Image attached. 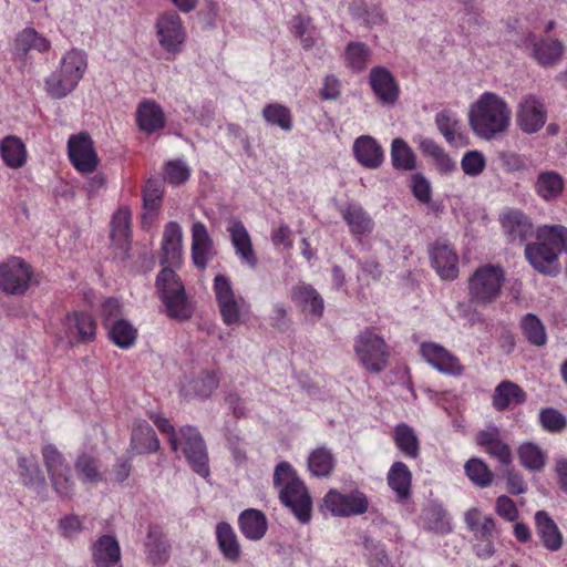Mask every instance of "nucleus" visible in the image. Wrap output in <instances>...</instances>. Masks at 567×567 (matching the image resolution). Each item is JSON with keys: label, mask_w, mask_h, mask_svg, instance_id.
I'll use <instances>...</instances> for the list:
<instances>
[{"label": "nucleus", "mask_w": 567, "mask_h": 567, "mask_svg": "<svg viewBox=\"0 0 567 567\" xmlns=\"http://www.w3.org/2000/svg\"><path fill=\"white\" fill-rule=\"evenodd\" d=\"M386 480L400 502L409 499L411 495L412 473L403 462H394L392 464Z\"/></svg>", "instance_id": "obj_31"}, {"label": "nucleus", "mask_w": 567, "mask_h": 567, "mask_svg": "<svg viewBox=\"0 0 567 567\" xmlns=\"http://www.w3.org/2000/svg\"><path fill=\"white\" fill-rule=\"evenodd\" d=\"M323 503L333 516L339 517L364 514L369 505L367 496L358 489L348 494H342L337 489H330L326 494Z\"/></svg>", "instance_id": "obj_11"}, {"label": "nucleus", "mask_w": 567, "mask_h": 567, "mask_svg": "<svg viewBox=\"0 0 567 567\" xmlns=\"http://www.w3.org/2000/svg\"><path fill=\"white\" fill-rule=\"evenodd\" d=\"M398 449L406 456L415 458L419 455V440L406 424H400L394 429L393 434Z\"/></svg>", "instance_id": "obj_45"}, {"label": "nucleus", "mask_w": 567, "mask_h": 567, "mask_svg": "<svg viewBox=\"0 0 567 567\" xmlns=\"http://www.w3.org/2000/svg\"><path fill=\"white\" fill-rule=\"evenodd\" d=\"M18 470L23 484L38 493L45 491V478L34 456H19Z\"/></svg>", "instance_id": "obj_33"}, {"label": "nucleus", "mask_w": 567, "mask_h": 567, "mask_svg": "<svg viewBox=\"0 0 567 567\" xmlns=\"http://www.w3.org/2000/svg\"><path fill=\"white\" fill-rule=\"evenodd\" d=\"M239 528L244 536L251 540L261 539L267 532L266 516L258 509L249 508L239 516Z\"/></svg>", "instance_id": "obj_32"}, {"label": "nucleus", "mask_w": 567, "mask_h": 567, "mask_svg": "<svg viewBox=\"0 0 567 567\" xmlns=\"http://www.w3.org/2000/svg\"><path fill=\"white\" fill-rule=\"evenodd\" d=\"M78 84V82L63 75L60 71H56L47 79L45 90L51 97L62 99L70 94Z\"/></svg>", "instance_id": "obj_49"}, {"label": "nucleus", "mask_w": 567, "mask_h": 567, "mask_svg": "<svg viewBox=\"0 0 567 567\" xmlns=\"http://www.w3.org/2000/svg\"><path fill=\"white\" fill-rule=\"evenodd\" d=\"M420 351L424 360L441 373L462 374L463 368L460 360L441 344L423 342Z\"/></svg>", "instance_id": "obj_14"}, {"label": "nucleus", "mask_w": 567, "mask_h": 567, "mask_svg": "<svg viewBox=\"0 0 567 567\" xmlns=\"http://www.w3.org/2000/svg\"><path fill=\"white\" fill-rule=\"evenodd\" d=\"M171 449L182 452L192 470L203 478L210 474L207 446L199 431L192 425L178 429V434L171 442Z\"/></svg>", "instance_id": "obj_4"}, {"label": "nucleus", "mask_w": 567, "mask_h": 567, "mask_svg": "<svg viewBox=\"0 0 567 567\" xmlns=\"http://www.w3.org/2000/svg\"><path fill=\"white\" fill-rule=\"evenodd\" d=\"M63 326L65 328V337L72 341L73 328L78 332V340L87 342L95 337L96 324L92 316L83 312H74L66 315Z\"/></svg>", "instance_id": "obj_27"}, {"label": "nucleus", "mask_w": 567, "mask_h": 567, "mask_svg": "<svg viewBox=\"0 0 567 567\" xmlns=\"http://www.w3.org/2000/svg\"><path fill=\"white\" fill-rule=\"evenodd\" d=\"M213 257V240L206 226L197 221L192 227V260L199 269H205Z\"/></svg>", "instance_id": "obj_21"}, {"label": "nucleus", "mask_w": 567, "mask_h": 567, "mask_svg": "<svg viewBox=\"0 0 567 567\" xmlns=\"http://www.w3.org/2000/svg\"><path fill=\"white\" fill-rule=\"evenodd\" d=\"M542 426L551 433H559L567 427V419L557 410L548 408L539 413Z\"/></svg>", "instance_id": "obj_54"}, {"label": "nucleus", "mask_w": 567, "mask_h": 567, "mask_svg": "<svg viewBox=\"0 0 567 567\" xmlns=\"http://www.w3.org/2000/svg\"><path fill=\"white\" fill-rule=\"evenodd\" d=\"M339 212L353 236H368L373 231L374 221L359 203H348Z\"/></svg>", "instance_id": "obj_19"}, {"label": "nucleus", "mask_w": 567, "mask_h": 567, "mask_svg": "<svg viewBox=\"0 0 567 567\" xmlns=\"http://www.w3.org/2000/svg\"><path fill=\"white\" fill-rule=\"evenodd\" d=\"M231 244L235 248L236 255L240 258L241 262L246 264L250 269H255L258 265V258L252 248L250 236L238 219H233L227 228Z\"/></svg>", "instance_id": "obj_18"}, {"label": "nucleus", "mask_w": 567, "mask_h": 567, "mask_svg": "<svg viewBox=\"0 0 567 567\" xmlns=\"http://www.w3.org/2000/svg\"><path fill=\"white\" fill-rule=\"evenodd\" d=\"M86 70V55L83 51L73 49L64 54L60 72L75 82H80Z\"/></svg>", "instance_id": "obj_40"}, {"label": "nucleus", "mask_w": 567, "mask_h": 567, "mask_svg": "<svg viewBox=\"0 0 567 567\" xmlns=\"http://www.w3.org/2000/svg\"><path fill=\"white\" fill-rule=\"evenodd\" d=\"M262 116L270 125H277L284 131L292 128L291 113L281 104H268L262 110Z\"/></svg>", "instance_id": "obj_50"}, {"label": "nucleus", "mask_w": 567, "mask_h": 567, "mask_svg": "<svg viewBox=\"0 0 567 567\" xmlns=\"http://www.w3.org/2000/svg\"><path fill=\"white\" fill-rule=\"evenodd\" d=\"M461 167L467 176H480L486 167V158L480 151H467L461 159Z\"/></svg>", "instance_id": "obj_53"}, {"label": "nucleus", "mask_w": 567, "mask_h": 567, "mask_svg": "<svg viewBox=\"0 0 567 567\" xmlns=\"http://www.w3.org/2000/svg\"><path fill=\"white\" fill-rule=\"evenodd\" d=\"M292 300L300 307H309L310 312L320 317L323 312V299L318 291L307 284L297 285L291 291Z\"/></svg>", "instance_id": "obj_39"}, {"label": "nucleus", "mask_w": 567, "mask_h": 567, "mask_svg": "<svg viewBox=\"0 0 567 567\" xmlns=\"http://www.w3.org/2000/svg\"><path fill=\"white\" fill-rule=\"evenodd\" d=\"M292 230L286 224H281L271 235V241L276 247L290 249L292 247Z\"/></svg>", "instance_id": "obj_62"}, {"label": "nucleus", "mask_w": 567, "mask_h": 567, "mask_svg": "<svg viewBox=\"0 0 567 567\" xmlns=\"http://www.w3.org/2000/svg\"><path fill=\"white\" fill-rule=\"evenodd\" d=\"M355 159L365 168L377 169L383 163V150L381 145L370 135H362L353 143Z\"/></svg>", "instance_id": "obj_20"}, {"label": "nucleus", "mask_w": 567, "mask_h": 567, "mask_svg": "<svg viewBox=\"0 0 567 567\" xmlns=\"http://www.w3.org/2000/svg\"><path fill=\"white\" fill-rule=\"evenodd\" d=\"M565 47L557 39H546L534 43V58L544 66H551L558 63L564 54Z\"/></svg>", "instance_id": "obj_38"}, {"label": "nucleus", "mask_w": 567, "mask_h": 567, "mask_svg": "<svg viewBox=\"0 0 567 567\" xmlns=\"http://www.w3.org/2000/svg\"><path fill=\"white\" fill-rule=\"evenodd\" d=\"M370 56L371 50L362 42H350L344 51L347 65L355 72H360L367 66Z\"/></svg>", "instance_id": "obj_48"}, {"label": "nucleus", "mask_w": 567, "mask_h": 567, "mask_svg": "<svg viewBox=\"0 0 567 567\" xmlns=\"http://www.w3.org/2000/svg\"><path fill=\"white\" fill-rule=\"evenodd\" d=\"M501 223L508 241L524 246L525 258L532 264V243L528 241L532 223L528 217L518 209H508L502 214Z\"/></svg>", "instance_id": "obj_10"}, {"label": "nucleus", "mask_w": 567, "mask_h": 567, "mask_svg": "<svg viewBox=\"0 0 567 567\" xmlns=\"http://www.w3.org/2000/svg\"><path fill=\"white\" fill-rule=\"evenodd\" d=\"M411 188L415 198L422 203H429L432 197V189L429 181L421 174H415L411 179Z\"/></svg>", "instance_id": "obj_58"}, {"label": "nucleus", "mask_w": 567, "mask_h": 567, "mask_svg": "<svg viewBox=\"0 0 567 567\" xmlns=\"http://www.w3.org/2000/svg\"><path fill=\"white\" fill-rule=\"evenodd\" d=\"M485 450L491 456L497 458L503 465H508L512 462L509 447L501 440H497Z\"/></svg>", "instance_id": "obj_64"}, {"label": "nucleus", "mask_w": 567, "mask_h": 567, "mask_svg": "<svg viewBox=\"0 0 567 567\" xmlns=\"http://www.w3.org/2000/svg\"><path fill=\"white\" fill-rule=\"evenodd\" d=\"M214 291L223 321L227 326L237 323L240 318V308L245 301L235 295L229 278L225 275H217L214 279Z\"/></svg>", "instance_id": "obj_12"}, {"label": "nucleus", "mask_w": 567, "mask_h": 567, "mask_svg": "<svg viewBox=\"0 0 567 567\" xmlns=\"http://www.w3.org/2000/svg\"><path fill=\"white\" fill-rule=\"evenodd\" d=\"M511 111L506 102L495 93L485 92L471 106L468 123L482 140L491 141L509 126Z\"/></svg>", "instance_id": "obj_1"}, {"label": "nucleus", "mask_w": 567, "mask_h": 567, "mask_svg": "<svg viewBox=\"0 0 567 567\" xmlns=\"http://www.w3.org/2000/svg\"><path fill=\"white\" fill-rule=\"evenodd\" d=\"M432 265L442 279L453 280L458 275V257L453 248L443 240H437L430 248Z\"/></svg>", "instance_id": "obj_15"}, {"label": "nucleus", "mask_w": 567, "mask_h": 567, "mask_svg": "<svg viewBox=\"0 0 567 567\" xmlns=\"http://www.w3.org/2000/svg\"><path fill=\"white\" fill-rule=\"evenodd\" d=\"M61 535L65 538H73L83 529V523L76 515H68L59 522Z\"/></svg>", "instance_id": "obj_60"}, {"label": "nucleus", "mask_w": 567, "mask_h": 567, "mask_svg": "<svg viewBox=\"0 0 567 567\" xmlns=\"http://www.w3.org/2000/svg\"><path fill=\"white\" fill-rule=\"evenodd\" d=\"M136 121L141 131L152 134L165 125V115L159 104L147 100L141 102L136 111Z\"/></svg>", "instance_id": "obj_24"}, {"label": "nucleus", "mask_w": 567, "mask_h": 567, "mask_svg": "<svg viewBox=\"0 0 567 567\" xmlns=\"http://www.w3.org/2000/svg\"><path fill=\"white\" fill-rule=\"evenodd\" d=\"M526 400V394L511 381L501 382L494 392L493 404L498 411H504L512 404H520Z\"/></svg>", "instance_id": "obj_37"}, {"label": "nucleus", "mask_w": 567, "mask_h": 567, "mask_svg": "<svg viewBox=\"0 0 567 567\" xmlns=\"http://www.w3.org/2000/svg\"><path fill=\"white\" fill-rule=\"evenodd\" d=\"M192 384L194 392L205 399L218 388L219 379L215 372L205 371Z\"/></svg>", "instance_id": "obj_55"}, {"label": "nucleus", "mask_w": 567, "mask_h": 567, "mask_svg": "<svg viewBox=\"0 0 567 567\" xmlns=\"http://www.w3.org/2000/svg\"><path fill=\"white\" fill-rule=\"evenodd\" d=\"M189 175L188 166L182 161H171L166 164L165 178L171 184H183L189 178Z\"/></svg>", "instance_id": "obj_56"}, {"label": "nucleus", "mask_w": 567, "mask_h": 567, "mask_svg": "<svg viewBox=\"0 0 567 567\" xmlns=\"http://www.w3.org/2000/svg\"><path fill=\"white\" fill-rule=\"evenodd\" d=\"M307 465L313 476L328 477L334 470L336 457L331 450L319 446L309 454Z\"/></svg>", "instance_id": "obj_35"}, {"label": "nucleus", "mask_w": 567, "mask_h": 567, "mask_svg": "<svg viewBox=\"0 0 567 567\" xmlns=\"http://www.w3.org/2000/svg\"><path fill=\"white\" fill-rule=\"evenodd\" d=\"M274 486L280 502L288 507L301 523L311 518L312 501L305 483L287 462H280L274 471Z\"/></svg>", "instance_id": "obj_2"}, {"label": "nucleus", "mask_w": 567, "mask_h": 567, "mask_svg": "<svg viewBox=\"0 0 567 567\" xmlns=\"http://www.w3.org/2000/svg\"><path fill=\"white\" fill-rule=\"evenodd\" d=\"M435 124L449 144L456 147L466 144V136L462 132V123L450 111L439 112L435 116Z\"/></svg>", "instance_id": "obj_29"}, {"label": "nucleus", "mask_w": 567, "mask_h": 567, "mask_svg": "<svg viewBox=\"0 0 567 567\" xmlns=\"http://www.w3.org/2000/svg\"><path fill=\"white\" fill-rule=\"evenodd\" d=\"M391 161L396 169L412 171L415 168V155L402 138H394L391 144Z\"/></svg>", "instance_id": "obj_44"}, {"label": "nucleus", "mask_w": 567, "mask_h": 567, "mask_svg": "<svg viewBox=\"0 0 567 567\" xmlns=\"http://www.w3.org/2000/svg\"><path fill=\"white\" fill-rule=\"evenodd\" d=\"M156 288L171 318L187 320L193 310L179 276L171 268L164 267L156 277Z\"/></svg>", "instance_id": "obj_3"}, {"label": "nucleus", "mask_w": 567, "mask_h": 567, "mask_svg": "<svg viewBox=\"0 0 567 567\" xmlns=\"http://www.w3.org/2000/svg\"><path fill=\"white\" fill-rule=\"evenodd\" d=\"M364 548L367 550L365 556L369 567H391V559L386 554L384 545L371 539H365Z\"/></svg>", "instance_id": "obj_52"}, {"label": "nucleus", "mask_w": 567, "mask_h": 567, "mask_svg": "<svg viewBox=\"0 0 567 567\" xmlns=\"http://www.w3.org/2000/svg\"><path fill=\"white\" fill-rule=\"evenodd\" d=\"M155 30L158 44L166 53L175 56L182 52L186 40V30L176 12L161 13L156 19Z\"/></svg>", "instance_id": "obj_8"}, {"label": "nucleus", "mask_w": 567, "mask_h": 567, "mask_svg": "<svg viewBox=\"0 0 567 567\" xmlns=\"http://www.w3.org/2000/svg\"><path fill=\"white\" fill-rule=\"evenodd\" d=\"M216 537L218 548L220 549L224 558L233 564L238 563L241 557V547L231 526L224 522L217 524Z\"/></svg>", "instance_id": "obj_30"}, {"label": "nucleus", "mask_w": 567, "mask_h": 567, "mask_svg": "<svg viewBox=\"0 0 567 567\" xmlns=\"http://www.w3.org/2000/svg\"><path fill=\"white\" fill-rule=\"evenodd\" d=\"M0 156L9 168H21L28 158L25 144L17 135H7L0 141Z\"/></svg>", "instance_id": "obj_25"}, {"label": "nucleus", "mask_w": 567, "mask_h": 567, "mask_svg": "<svg viewBox=\"0 0 567 567\" xmlns=\"http://www.w3.org/2000/svg\"><path fill=\"white\" fill-rule=\"evenodd\" d=\"M534 518L543 546L550 551H557L560 549L563 545V535L557 524L544 511L537 512Z\"/></svg>", "instance_id": "obj_26"}, {"label": "nucleus", "mask_w": 567, "mask_h": 567, "mask_svg": "<svg viewBox=\"0 0 567 567\" xmlns=\"http://www.w3.org/2000/svg\"><path fill=\"white\" fill-rule=\"evenodd\" d=\"M505 272L502 267L487 264L478 267L468 279L471 302L477 306L493 303L502 292Z\"/></svg>", "instance_id": "obj_5"}, {"label": "nucleus", "mask_w": 567, "mask_h": 567, "mask_svg": "<svg viewBox=\"0 0 567 567\" xmlns=\"http://www.w3.org/2000/svg\"><path fill=\"white\" fill-rule=\"evenodd\" d=\"M369 82L373 93L382 104L392 105L396 102L399 86L388 69L383 66L372 68Z\"/></svg>", "instance_id": "obj_17"}, {"label": "nucleus", "mask_w": 567, "mask_h": 567, "mask_svg": "<svg viewBox=\"0 0 567 567\" xmlns=\"http://www.w3.org/2000/svg\"><path fill=\"white\" fill-rule=\"evenodd\" d=\"M92 559L96 567H121L118 542L110 535L101 536L92 546Z\"/></svg>", "instance_id": "obj_22"}, {"label": "nucleus", "mask_w": 567, "mask_h": 567, "mask_svg": "<svg viewBox=\"0 0 567 567\" xmlns=\"http://www.w3.org/2000/svg\"><path fill=\"white\" fill-rule=\"evenodd\" d=\"M163 190L161 184L150 179L143 192L144 208L156 212L162 202Z\"/></svg>", "instance_id": "obj_57"}, {"label": "nucleus", "mask_w": 567, "mask_h": 567, "mask_svg": "<svg viewBox=\"0 0 567 567\" xmlns=\"http://www.w3.org/2000/svg\"><path fill=\"white\" fill-rule=\"evenodd\" d=\"M183 231L175 221H169L164 229L162 240L161 264L167 267H179L183 261Z\"/></svg>", "instance_id": "obj_16"}, {"label": "nucleus", "mask_w": 567, "mask_h": 567, "mask_svg": "<svg viewBox=\"0 0 567 567\" xmlns=\"http://www.w3.org/2000/svg\"><path fill=\"white\" fill-rule=\"evenodd\" d=\"M169 544L157 526H151L145 540V553L153 565H162L169 557Z\"/></svg>", "instance_id": "obj_28"}, {"label": "nucleus", "mask_w": 567, "mask_h": 567, "mask_svg": "<svg viewBox=\"0 0 567 567\" xmlns=\"http://www.w3.org/2000/svg\"><path fill=\"white\" fill-rule=\"evenodd\" d=\"M464 471L470 481L478 487L488 486L494 477V474L488 466L482 460L476 457L470 458L465 463Z\"/></svg>", "instance_id": "obj_47"}, {"label": "nucleus", "mask_w": 567, "mask_h": 567, "mask_svg": "<svg viewBox=\"0 0 567 567\" xmlns=\"http://www.w3.org/2000/svg\"><path fill=\"white\" fill-rule=\"evenodd\" d=\"M41 453L52 489L62 499L71 498L75 492V481L64 455L51 443L44 444Z\"/></svg>", "instance_id": "obj_6"}, {"label": "nucleus", "mask_w": 567, "mask_h": 567, "mask_svg": "<svg viewBox=\"0 0 567 567\" xmlns=\"http://www.w3.org/2000/svg\"><path fill=\"white\" fill-rule=\"evenodd\" d=\"M34 280L32 267L20 257L0 262V290L7 295L22 296Z\"/></svg>", "instance_id": "obj_7"}, {"label": "nucleus", "mask_w": 567, "mask_h": 567, "mask_svg": "<svg viewBox=\"0 0 567 567\" xmlns=\"http://www.w3.org/2000/svg\"><path fill=\"white\" fill-rule=\"evenodd\" d=\"M74 468L83 484L96 485L104 478L99 460L91 454L81 453L74 462Z\"/></svg>", "instance_id": "obj_36"}, {"label": "nucleus", "mask_w": 567, "mask_h": 567, "mask_svg": "<svg viewBox=\"0 0 567 567\" xmlns=\"http://www.w3.org/2000/svg\"><path fill=\"white\" fill-rule=\"evenodd\" d=\"M354 348L362 365L367 370L379 373L385 369L389 352L381 337L372 331H364L357 338Z\"/></svg>", "instance_id": "obj_9"}, {"label": "nucleus", "mask_w": 567, "mask_h": 567, "mask_svg": "<svg viewBox=\"0 0 567 567\" xmlns=\"http://www.w3.org/2000/svg\"><path fill=\"white\" fill-rule=\"evenodd\" d=\"M50 47V42L33 28H25L16 38V49L22 53H27L30 50L47 52Z\"/></svg>", "instance_id": "obj_43"}, {"label": "nucleus", "mask_w": 567, "mask_h": 567, "mask_svg": "<svg viewBox=\"0 0 567 567\" xmlns=\"http://www.w3.org/2000/svg\"><path fill=\"white\" fill-rule=\"evenodd\" d=\"M122 306L115 298H109L104 301L101 310L103 324L105 328L111 326L115 320L122 319Z\"/></svg>", "instance_id": "obj_59"}, {"label": "nucleus", "mask_w": 567, "mask_h": 567, "mask_svg": "<svg viewBox=\"0 0 567 567\" xmlns=\"http://www.w3.org/2000/svg\"><path fill=\"white\" fill-rule=\"evenodd\" d=\"M516 121L524 132L532 133V102L528 95L519 103Z\"/></svg>", "instance_id": "obj_61"}, {"label": "nucleus", "mask_w": 567, "mask_h": 567, "mask_svg": "<svg viewBox=\"0 0 567 567\" xmlns=\"http://www.w3.org/2000/svg\"><path fill=\"white\" fill-rule=\"evenodd\" d=\"M111 225H112V231H111L112 240L116 245L124 247L127 244V240L130 237V225H131L130 210L124 207L117 209V212L113 215Z\"/></svg>", "instance_id": "obj_46"}, {"label": "nucleus", "mask_w": 567, "mask_h": 567, "mask_svg": "<svg viewBox=\"0 0 567 567\" xmlns=\"http://www.w3.org/2000/svg\"><path fill=\"white\" fill-rule=\"evenodd\" d=\"M131 449L136 454L154 453L159 449L156 433L145 420H136L134 422Z\"/></svg>", "instance_id": "obj_23"}, {"label": "nucleus", "mask_w": 567, "mask_h": 567, "mask_svg": "<svg viewBox=\"0 0 567 567\" xmlns=\"http://www.w3.org/2000/svg\"><path fill=\"white\" fill-rule=\"evenodd\" d=\"M424 522L429 529L436 533L450 532V523L446 517L445 511L441 506H430L424 511Z\"/></svg>", "instance_id": "obj_51"}, {"label": "nucleus", "mask_w": 567, "mask_h": 567, "mask_svg": "<svg viewBox=\"0 0 567 567\" xmlns=\"http://www.w3.org/2000/svg\"><path fill=\"white\" fill-rule=\"evenodd\" d=\"M68 150L70 161L79 172L89 174L95 171L99 158L89 134L80 133L70 136Z\"/></svg>", "instance_id": "obj_13"}, {"label": "nucleus", "mask_w": 567, "mask_h": 567, "mask_svg": "<svg viewBox=\"0 0 567 567\" xmlns=\"http://www.w3.org/2000/svg\"><path fill=\"white\" fill-rule=\"evenodd\" d=\"M465 522L468 528L474 533L476 539H493L495 535V523L491 517H482L476 508L470 509L465 514Z\"/></svg>", "instance_id": "obj_42"}, {"label": "nucleus", "mask_w": 567, "mask_h": 567, "mask_svg": "<svg viewBox=\"0 0 567 567\" xmlns=\"http://www.w3.org/2000/svg\"><path fill=\"white\" fill-rule=\"evenodd\" d=\"M496 512L507 520H515L517 517V509L514 502L505 495H502L496 501Z\"/></svg>", "instance_id": "obj_63"}, {"label": "nucleus", "mask_w": 567, "mask_h": 567, "mask_svg": "<svg viewBox=\"0 0 567 567\" xmlns=\"http://www.w3.org/2000/svg\"><path fill=\"white\" fill-rule=\"evenodd\" d=\"M537 194L546 202L557 199L564 190L563 176L555 171L542 172L535 183Z\"/></svg>", "instance_id": "obj_34"}, {"label": "nucleus", "mask_w": 567, "mask_h": 567, "mask_svg": "<svg viewBox=\"0 0 567 567\" xmlns=\"http://www.w3.org/2000/svg\"><path fill=\"white\" fill-rule=\"evenodd\" d=\"M110 339L121 349H128L134 346L137 338V330L125 319L115 320L106 328Z\"/></svg>", "instance_id": "obj_41"}]
</instances>
